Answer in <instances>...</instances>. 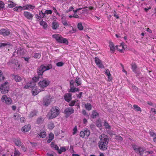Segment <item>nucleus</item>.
<instances>
[{"instance_id":"nucleus-33","label":"nucleus","mask_w":156,"mask_h":156,"mask_svg":"<svg viewBox=\"0 0 156 156\" xmlns=\"http://www.w3.org/2000/svg\"><path fill=\"white\" fill-rule=\"evenodd\" d=\"M44 121V119L41 117H39L37 119V123L38 124H41Z\"/></svg>"},{"instance_id":"nucleus-51","label":"nucleus","mask_w":156,"mask_h":156,"mask_svg":"<svg viewBox=\"0 0 156 156\" xmlns=\"http://www.w3.org/2000/svg\"><path fill=\"white\" fill-rule=\"evenodd\" d=\"M45 13L47 14H51L52 11L50 10H46L45 11Z\"/></svg>"},{"instance_id":"nucleus-40","label":"nucleus","mask_w":156,"mask_h":156,"mask_svg":"<svg viewBox=\"0 0 156 156\" xmlns=\"http://www.w3.org/2000/svg\"><path fill=\"white\" fill-rule=\"evenodd\" d=\"M104 126H105L106 129H110V126L106 121L104 122Z\"/></svg>"},{"instance_id":"nucleus-47","label":"nucleus","mask_w":156,"mask_h":156,"mask_svg":"<svg viewBox=\"0 0 156 156\" xmlns=\"http://www.w3.org/2000/svg\"><path fill=\"white\" fill-rule=\"evenodd\" d=\"M115 139L116 140L122 141L123 140L122 138L119 135H117L116 136Z\"/></svg>"},{"instance_id":"nucleus-61","label":"nucleus","mask_w":156,"mask_h":156,"mask_svg":"<svg viewBox=\"0 0 156 156\" xmlns=\"http://www.w3.org/2000/svg\"><path fill=\"white\" fill-rule=\"evenodd\" d=\"M39 92V91H32V93L33 95H37Z\"/></svg>"},{"instance_id":"nucleus-26","label":"nucleus","mask_w":156,"mask_h":156,"mask_svg":"<svg viewBox=\"0 0 156 156\" xmlns=\"http://www.w3.org/2000/svg\"><path fill=\"white\" fill-rule=\"evenodd\" d=\"M41 25H42L44 29H46L47 27V25L45 22L44 21L42 20L40 23Z\"/></svg>"},{"instance_id":"nucleus-29","label":"nucleus","mask_w":156,"mask_h":156,"mask_svg":"<svg viewBox=\"0 0 156 156\" xmlns=\"http://www.w3.org/2000/svg\"><path fill=\"white\" fill-rule=\"evenodd\" d=\"M85 106L86 108L88 111L90 110L91 108V105L89 103L85 104Z\"/></svg>"},{"instance_id":"nucleus-45","label":"nucleus","mask_w":156,"mask_h":156,"mask_svg":"<svg viewBox=\"0 0 156 156\" xmlns=\"http://www.w3.org/2000/svg\"><path fill=\"white\" fill-rule=\"evenodd\" d=\"M95 61L96 64L97 65L100 62H101V61L98 58H95Z\"/></svg>"},{"instance_id":"nucleus-54","label":"nucleus","mask_w":156,"mask_h":156,"mask_svg":"<svg viewBox=\"0 0 156 156\" xmlns=\"http://www.w3.org/2000/svg\"><path fill=\"white\" fill-rule=\"evenodd\" d=\"M76 101H72L69 104V105L70 106H72L74 105Z\"/></svg>"},{"instance_id":"nucleus-15","label":"nucleus","mask_w":156,"mask_h":156,"mask_svg":"<svg viewBox=\"0 0 156 156\" xmlns=\"http://www.w3.org/2000/svg\"><path fill=\"white\" fill-rule=\"evenodd\" d=\"M30 125L25 126L22 128V131L25 132L28 131L30 129Z\"/></svg>"},{"instance_id":"nucleus-20","label":"nucleus","mask_w":156,"mask_h":156,"mask_svg":"<svg viewBox=\"0 0 156 156\" xmlns=\"http://www.w3.org/2000/svg\"><path fill=\"white\" fill-rule=\"evenodd\" d=\"M75 83H76L77 86L80 85L81 84V79L78 77H76Z\"/></svg>"},{"instance_id":"nucleus-41","label":"nucleus","mask_w":156,"mask_h":156,"mask_svg":"<svg viewBox=\"0 0 156 156\" xmlns=\"http://www.w3.org/2000/svg\"><path fill=\"white\" fill-rule=\"evenodd\" d=\"M150 134L151 135V136H156V133H155L152 130H150Z\"/></svg>"},{"instance_id":"nucleus-58","label":"nucleus","mask_w":156,"mask_h":156,"mask_svg":"<svg viewBox=\"0 0 156 156\" xmlns=\"http://www.w3.org/2000/svg\"><path fill=\"white\" fill-rule=\"evenodd\" d=\"M73 134H75L76 133L77 131V128L76 126H75L73 129Z\"/></svg>"},{"instance_id":"nucleus-32","label":"nucleus","mask_w":156,"mask_h":156,"mask_svg":"<svg viewBox=\"0 0 156 156\" xmlns=\"http://www.w3.org/2000/svg\"><path fill=\"white\" fill-rule=\"evenodd\" d=\"M79 91V89L78 88H76L75 87H73L70 88V92H74L75 91Z\"/></svg>"},{"instance_id":"nucleus-3","label":"nucleus","mask_w":156,"mask_h":156,"mask_svg":"<svg viewBox=\"0 0 156 156\" xmlns=\"http://www.w3.org/2000/svg\"><path fill=\"white\" fill-rule=\"evenodd\" d=\"M55 100L53 97L50 95H47L43 99V105L45 106H48L49 105L53 104Z\"/></svg>"},{"instance_id":"nucleus-53","label":"nucleus","mask_w":156,"mask_h":156,"mask_svg":"<svg viewBox=\"0 0 156 156\" xmlns=\"http://www.w3.org/2000/svg\"><path fill=\"white\" fill-rule=\"evenodd\" d=\"M62 23L64 25L67 26L68 25L67 21L66 20H62Z\"/></svg>"},{"instance_id":"nucleus-38","label":"nucleus","mask_w":156,"mask_h":156,"mask_svg":"<svg viewBox=\"0 0 156 156\" xmlns=\"http://www.w3.org/2000/svg\"><path fill=\"white\" fill-rule=\"evenodd\" d=\"M52 67V66L51 64H49L47 66H45V69L46 70L51 69Z\"/></svg>"},{"instance_id":"nucleus-62","label":"nucleus","mask_w":156,"mask_h":156,"mask_svg":"<svg viewBox=\"0 0 156 156\" xmlns=\"http://www.w3.org/2000/svg\"><path fill=\"white\" fill-rule=\"evenodd\" d=\"M27 6L28 7V9L30 8L32 9H33L35 7L34 6H32L31 5H27Z\"/></svg>"},{"instance_id":"nucleus-63","label":"nucleus","mask_w":156,"mask_h":156,"mask_svg":"<svg viewBox=\"0 0 156 156\" xmlns=\"http://www.w3.org/2000/svg\"><path fill=\"white\" fill-rule=\"evenodd\" d=\"M53 148H54L55 150H57L58 153V151L60 149H59L57 145H55Z\"/></svg>"},{"instance_id":"nucleus-2","label":"nucleus","mask_w":156,"mask_h":156,"mask_svg":"<svg viewBox=\"0 0 156 156\" xmlns=\"http://www.w3.org/2000/svg\"><path fill=\"white\" fill-rule=\"evenodd\" d=\"M59 108L57 106L52 107L48 114L49 119H51L58 116L59 114Z\"/></svg>"},{"instance_id":"nucleus-5","label":"nucleus","mask_w":156,"mask_h":156,"mask_svg":"<svg viewBox=\"0 0 156 156\" xmlns=\"http://www.w3.org/2000/svg\"><path fill=\"white\" fill-rule=\"evenodd\" d=\"M133 148L136 152L137 153H139L141 156H146L145 153L146 152V151L144 150L143 148L139 147L136 145L133 146Z\"/></svg>"},{"instance_id":"nucleus-19","label":"nucleus","mask_w":156,"mask_h":156,"mask_svg":"<svg viewBox=\"0 0 156 156\" xmlns=\"http://www.w3.org/2000/svg\"><path fill=\"white\" fill-rule=\"evenodd\" d=\"M13 76L15 80L17 82H20L21 80V78L20 76L15 75H13Z\"/></svg>"},{"instance_id":"nucleus-28","label":"nucleus","mask_w":156,"mask_h":156,"mask_svg":"<svg viewBox=\"0 0 156 156\" xmlns=\"http://www.w3.org/2000/svg\"><path fill=\"white\" fill-rule=\"evenodd\" d=\"M133 108L136 111H139L140 112L141 111V108L139 107V106H138V105H134L133 106Z\"/></svg>"},{"instance_id":"nucleus-30","label":"nucleus","mask_w":156,"mask_h":156,"mask_svg":"<svg viewBox=\"0 0 156 156\" xmlns=\"http://www.w3.org/2000/svg\"><path fill=\"white\" fill-rule=\"evenodd\" d=\"M98 115V113L96 112L93 111L92 112V114L91 115V117L92 118L94 119Z\"/></svg>"},{"instance_id":"nucleus-39","label":"nucleus","mask_w":156,"mask_h":156,"mask_svg":"<svg viewBox=\"0 0 156 156\" xmlns=\"http://www.w3.org/2000/svg\"><path fill=\"white\" fill-rule=\"evenodd\" d=\"M41 56V54L38 53H35L34 55V58H40Z\"/></svg>"},{"instance_id":"nucleus-42","label":"nucleus","mask_w":156,"mask_h":156,"mask_svg":"<svg viewBox=\"0 0 156 156\" xmlns=\"http://www.w3.org/2000/svg\"><path fill=\"white\" fill-rule=\"evenodd\" d=\"M28 84L29 85V87H34L35 85V83L34 82H31L30 83Z\"/></svg>"},{"instance_id":"nucleus-44","label":"nucleus","mask_w":156,"mask_h":156,"mask_svg":"<svg viewBox=\"0 0 156 156\" xmlns=\"http://www.w3.org/2000/svg\"><path fill=\"white\" fill-rule=\"evenodd\" d=\"M75 83V82L73 80H71L70 82V87L73 88L74 87V83Z\"/></svg>"},{"instance_id":"nucleus-6","label":"nucleus","mask_w":156,"mask_h":156,"mask_svg":"<svg viewBox=\"0 0 156 156\" xmlns=\"http://www.w3.org/2000/svg\"><path fill=\"white\" fill-rule=\"evenodd\" d=\"M8 84V82H6L0 87L1 91L2 93L5 94L9 91V88Z\"/></svg>"},{"instance_id":"nucleus-21","label":"nucleus","mask_w":156,"mask_h":156,"mask_svg":"<svg viewBox=\"0 0 156 156\" xmlns=\"http://www.w3.org/2000/svg\"><path fill=\"white\" fill-rule=\"evenodd\" d=\"M52 28L55 30L59 27V25L56 22H53L52 23Z\"/></svg>"},{"instance_id":"nucleus-35","label":"nucleus","mask_w":156,"mask_h":156,"mask_svg":"<svg viewBox=\"0 0 156 156\" xmlns=\"http://www.w3.org/2000/svg\"><path fill=\"white\" fill-rule=\"evenodd\" d=\"M77 27L80 30H82L83 29V27L81 23H79L77 25Z\"/></svg>"},{"instance_id":"nucleus-60","label":"nucleus","mask_w":156,"mask_h":156,"mask_svg":"<svg viewBox=\"0 0 156 156\" xmlns=\"http://www.w3.org/2000/svg\"><path fill=\"white\" fill-rule=\"evenodd\" d=\"M21 148L22 149V150L24 151H26L27 148H26L24 146L22 145L21 146Z\"/></svg>"},{"instance_id":"nucleus-31","label":"nucleus","mask_w":156,"mask_h":156,"mask_svg":"<svg viewBox=\"0 0 156 156\" xmlns=\"http://www.w3.org/2000/svg\"><path fill=\"white\" fill-rule=\"evenodd\" d=\"M16 4H14L12 2H9V3L8 4V6L9 8H13L16 5Z\"/></svg>"},{"instance_id":"nucleus-55","label":"nucleus","mask_w":156,"mask_h":156,"mask_svg":"<svg viewBox=\"0 0 156 156\" xmlns=\"http://www.w3.org/2000/svg\"><path fill=\"white\" fill-rule=\"evenodd\" d=\"M96 125L97 127L100 128L101 127V125L100 123V122L99 121H98L97 122Z\"/></svg>"},{"instance_id":"nucleus-14","label":"nucleus","mask_w":156,"mask_h":156,"mask_svg":"<svg viewBox=\"0 0 156 156\" xmlns=\"http://www.w3.org/2000/svg\"><path fill=\"white\" fill-rule=\"evenodd\" d=\"M13 64H15V65L16 66L18 65V67H19L20 66V65L18 64V63L17 62H16V61L15 59H11L9 60V62L7 63V64L8 65H11Z\"/></svg>"},{"instance_id":"nucleus-24","label":"nucleus","mask_w":156,"mask_h":156,"mask_svg":"<svg viewBox=\"0 0 156 156\" xmlns=\"http://www.w3.org/2000/svg\"><path fill=\"white\" fill-rule=\"evenodd\" d=\"M40 76V75H38L37 76H35L34 77H33V80L34 81V82H35V83L39 79H41L42 78V76Z\"/></svg>"},{"instance_id":"nucleus-50","label":"nucleus","mask_w":156,"mask_h":156,"mask_svg":"<svg viewBox=\"0 0 156 156\" xmlns=\"http://www.w3.org/2000/svg\"><path fill=\"white\" fill-rule=\"evenodd\" d=\"M80 137L83 138L84 137H85V136L83 131H81L80 132Z\"/></svg>"},{"instance_id":"nucleus-64","label":"nucleus","mask_w":156,"mask_h":156,"mask_svg":"<svg viewBox=\"0 0 156 156\" xmlns=\"http://www.w3.org/2000/svg\"><path fill=\"white\" fill-rule=\"evenodd\" d=\"M151 111L153 112L154 113L156 114V109L154 108H151Z\"/></svg>"},{"instance_id":"nucleus-37","label":"nucleus","mask_w":156,"mask_h":156,"mask_svg":"<svg viewBox=\"0 0 156 156\" xmlns=\"http://www.w3.org/2000/svg\"><path fill=\"white\" fill-rule=\"evenodd\" d=\"M131 66L133 71L134 72H135L136 69L137 68V66L134 63H132Z\"/></svg>"},{"instance_id":"nucleus-57","label":"nucleus","mask_w":156,"mask_h":156,"mask_svg":"<svg viewBox=\"0 0 156 156\" xmlns=\"http://www.w3.org/2000/svg\"><path fill=\"white\" fill-rule=\"evenodd\" d=\"M54 137V135L52 133H50L49 134V138L53 140Z\"/></svg>"},{"instance_id":"nucleus-48","label":"nucleus","mask_w":156,"mask_h":156,"mask_svg":"<svg viewBox=\"0 0 156 156\" xmlns=\"http://www.w3.org/2000/svg\"><path fill=\"white\" fill-rule=\"evenodd\" d=\"M20 152L19 151H15L14 153V155H12V156H19Z\"/></svg>"},{"instance_id":"nucleus-12","label":"nucleus","mask_w":156,"mask_h":156,"mask_svg":"<svg viewBox=\"0 0 156 156\" xmlns=\"http://www.w3.org/2000/svg\"><path fill=\"white\" fill-rule=\"evenodd\" d=\"M23 14L25 16L27 19L29 20H32V19L33 15L29 12H25Z\"/></svg>"},{"instance_id":"nucleus-16","label":"nucleus","mask_w":156,"mask_h":156,"mask_svg":"<svg viewBox=\"0 0 156 156\" xmlns=\"http://www.w3.org/2000/svg\"><path fill=\"white\" fill-rule=\"evenodd\" d=\"M109 47L112 53H114L115 51V46L113 43L111 42H109Z\"/></svg>"},{"instance_id":"nucleus-18","label":"nucleus","mask_w":156,"mask_h":156,"mask_svg":"<svg viewBox=\"0 0 156 156\" xmlns=\"http://www.w3.org/2000/svg\"><path fill=\"white\" fill-rule=\"evenodd\" d=\"M37 136L42 138H44L46 136V132L44 131H42L40 133L38 134Z\"/></svg>"},{"instance_id":"nucleus-43","label":"nucleus","mask_w":156,"mask_h":156,"mask_svg":"<svg viewBox=\"0 0 156 156\" xmlns=\"http://www.w3.org/2000/svg\"><path fill=\"white\" fill-rule=\"evenodd\" d=\"M3 73L2 71L0 70V82L2 80H4L5 77L4 76L2 77V78H1L2 76V75Z\"/></svg>"},{"instance_id":"nucleus-23","label":"nucleus","mask_w":156,"mask_h":156,"mask_svg":"<svg viewBox=\"0 0 156 156\" xmlns=\"http://www.w3.org/2000/svg\"><path fill=\"white\" fill-rule=\"evenodd\" d=\"M105 73L108 76L109 81H111L112 78L110 77L111 74L109 70L108 69H106Z\"/></svg>"},{"instance_id":"nucleus-36","label":"nucleus","mask_w":156,"mask_h":156,"mask_svg":"<svg viewBox=\"0 0 156 156\" xmlns=\"http://www.w3.org/2000/svg\"><path fill=\"white\" fill-rule=\"evenodd\" d=\"M14 119L15 120H18L20 119V116L17 113H15L13 116Z\"/></svg>"},{"instance_id":"nucleus-34","label":"nucleus","mask_w":156,"mask_h":156,"mask_svg":"<svg viewBox=\"0 0 156 156\" xmlns=\"http://www.w3.org/2000/svg\"><path fill=\"white\" fill-rule=\"evenodd\" d=\"M37 114V112L36 111H34L33 112H32L29 114V116L30 118L36 115Z\"/></svg>"},{"instance_id":"nucleus-4","label":"nucleus","mask_w":156,"mask_h":156,"mask_svg":"<svg viewBox=\"0 0 156 156\" xmlns=\"http://www.w3.org/2000/svg\"><path fill=\"white\" fill-rule=\"evenodd\" d=\"M52 37L55 38L56 41L59 43H63L66 44H68V41L67 39L62 37L59 34L53 35Z\"/></svg>"},{"instance_id":"nucleus-11","label":"nucleus","mask_w":156,"mask_h":156,"mask_svg":"<svg viewBox=\"0 0 156 156\" xmlns=\"http://www.w3.org/2000/svg\"><path fill=\"white\" fill-rule=\"evenodd\" d=\"M10 34V32L8 29H3L0 30V34L4 36H8Z\"/></svg>"},{"instance_id":"nucleus-59","label":"nucleus","mask_w":156,"mask_h":156,"mask_svg":"<svg viewBox=\"0 0 156 156\" xmlns=\"http://www.w3.org/2000/svg\"><path fill=\"white\" fill-rule=\"evenodd\" d=\"M116 49L118 50L120 52H123V50L122 49H120L119 48H118V46H116Z\"/></svg>"},{"instance_id":"nucleus-46","label":"nucleus","mask_w":156,"mask_h":156,"mask_svg":"<svg viewBox=\"0 0 156 156\" xmlns=\"http://www.w3.org/2000/svg\"><path fill=\"white\" fill-rule=\"evenodd\" d=\"M125 43L123 42L121 43V45L119 46V47H122V48H123L124 50L126 48V46L124 45Z\"/></svg>"},{"instance_id":"nucleus-7","label":"nucleus","mask_w":156,"mask_h":156,"mask_svg":"<svg viewBox=\"0 0 156 156\" xmlns=\"http://www.w3.org/2000/svg\"><path fill=\"white\" fill-rule=\"evenodd\" d=\"M50 83V82L47 79H45L43 80H41L38 83L39 86L41 87L44 88L48 86Z\"/></svg>"},{"instance_id":"nucleus-49","label":"nucleus","mask_w":156,"mask_h":156,"mask_svg":"<svg viewBox=\"0 0 156 156\" xmlns=\"http://www.w3.org/2000/svg\"><path fill=\"white\" fill-rule=\"evenodd\" d=\"M63 64V63L62 62H58L56 63V65L58 66H62Z\"/></svg>"},{"instance_id":"nucleus-8","label":"nucleus","mask_w":156,"mask_h":156,"mask_svg":"<svg viewBox=\"0 0 156 156\" xmlns=\"http://www.w3.org/2000/svg\"><path fill=\"white\" fill-rule=\"evenodd\" d=\"M74 110L72 107L67 108L64 110L66 117H68L71 114L74 113Z\"/></svg>"},{"instance_id":"nucleus-22","label":"nucleus","mask_w":156,"mask_h":156,"mask_svg":"<svg viewBox=\"0 0 156 156\" xmlns=\"http://www.w3.org/2000/svg\"><path fill=\"white\" fill-rule=\"evenodd\" d=\"M4 2L0 1V10H4L5 9V8L4 6Z\"/></svg>"},{"instance_id":"nucleus-13","label":"nucleus","mask_w":156,"mask_h":156,"mask_svg":"<svg viewBox=\"0 0 156 156\" xmlns=\"http://www.w3.org/2000/svg\"><path fill=\"white\" fill-rule=\"evenodd\" d=\"M72 94L70 93H67L64 96V99L67 102H69L72 99Z\"/></svg>"},{"instance_id":"nucleus-52","label":"nucleus","mask_w":156,"mask_h":156,"mask_svg":"<svg viewBox=\"0 0 156 156\" xmlns=\"http://www.w3.org/2000/svg\"><path fill=\"white\" fill-rule=\"evenodd\" d=\"M22 50H21V48H19L17 50V53L18 54V55H20L21 54V51H22Z\"/></svg>"},{"instance_id":"nucleus-25","label":"nucleus","mask_w":156,"mask_h":156,"mask_svg":"<svg viewBox=\"0 0 156 156\" xmlns=\"http://www.w3.org/2000/svg\"><path fill=\"white\" fill-rule=\"evenodd\" d=\"M83 132L85 134V137H87L90 135V131L88 129H86Z\"/></svg>"},{"instance_id":"nucleus-27","label":"nucleus","mask_w":156,"mask_h":156,"mask_svg":"<svg viewBox=\"0 0 156 156\" xmlns=\"http://www.w3.org/2000/svg\"><path fill=\"white\" fill-rule=\"evenodd\" d=\"M66 151V148L65 147H61L60 148V149L58 151V153L59 154H61L62 153V152H65Z\"/></svg>"},{"instance_id":"nucleus-56","label":"nucleus","mask_w":156,"mask_h":156,"mask_svg":"<svg viewBox=\"0 0 156 156\" xmlns=\"http://www.w3.org/2000/svg\"><path fill=\"white\" fill-rule=\"evenodd\" d=\"M98 67L100 68H104L103 65L102 64L101 62H100L99 64L97 65Z\"/></svg>"},{"instance_id":"nucleus-9","label":"nucleus","mask_w":156,"mask_h":156,"mask_svg":"<svg viewBox=\"0 0 156 156\" xmlns=\"http://www.w3.org/2000/svg\"><path fill=\"white\" fill-rule=\"evenodd\" d=\"M46 71L45 69V66L44 65H41L37 70V73L38 75H40V76H42L44 72Z\"/></svg>"},{"instance_id":"nucleus-17","label":"nucleus","mask_w":156,"mask_h":156,"mask_svg":"<svg viewBox=\"0 0 156 156\" xmlns=\"http://www.w3.org/2000/svg\"><path fill=\"white\" fill-rule=\"evenodd\" d=\"M13 141L16 145L18 146H20L21 145V142L18 139H14Z\"/></svg>"},{"instance_id":"nucleus-1","label":"nucleus","mask_w":156,"mask_h":156,"mask_svg":"<svg viewBox=\"0 0 156 156\" xmlns=\"http://www.w3.org/2000/svg\"><path fill=\"white\" fill-rule=\"evenodd\" d=\"M99 138L100 139L98 143L99 148L103 151L107 150L109 141L108 136L104 134H102L99 136Z\"/></svg>"},{"instance_id":"nucleus-10","label":"nucleus","mask_w":156,"mask_h":156,"mask_svg":"<svg viewBox=\"0 0 156 156\" xmlns=\"http://www.w3.org/2000/svg\"><path fill=\"white\" fill-rule=\"evenodd\" d=\"M2 101L5 102L7 104L9 105L11 103L12 100L10 98H7L5 95H3L2 98Z\"/></svg>"}]
</instances>
